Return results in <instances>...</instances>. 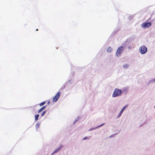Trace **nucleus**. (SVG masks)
<instances>
[{
	"mask_svg": "<svg viewBox=\"0 0 155 155\" xmlns=\"http://www.w3.org/2000/svg\"><path fill=\"white\" fill-rule=\"evenodd\" d=\"M121 114H120H120H119L118 115V116L117 117H120V116H121Z\"/></svg>",
	"mask_w": 155,
	"mask_h": 155,
	"instance_id": "dca6fc26",
	"label": "nucleus"
},
{
	"mask_svg": "<svg viewBox=\"0 0 155 155\" xmlns=\"http://www.w3.org/2000/svg\"><path fill=\"white\" fill-rule=\"evenodd\" d=\"M87 138V137H84V138H83V139L84 140L86 139Z\"/></svg>",
	"mask_w": 155,
	"mask_h": 155,
	"instance_id": "f3484780",
	"label": "nucleus"
},
{
	"mask_svg": "<svg viewBox=\"0 0 155 155\" xmlns=\"http://www.w3.org/2000/svg\"><path fill=\"white\" fill-rule=\"evenodd\" d=\"M39 126H40V124L39 123H37V124H36L35 125V127H36V128L37 129L39 127Z\"/></svg>",
	"mask_w": 155,
	"mask_h": 155,
	"instance_id": "9d476101",
	"label": "nucleus"
},
{
	"mask_svg": "<svg viewBox=\"0 0 155 155\" xmlns=\"http://www.w3.org/2000/svg\"><path fill=\"white\" fill-rule=\"evenodd\" d=\"M49 103H50V101H48V104H49Z\"/></svg>",
	"mask_w": 155,
	"mask_h": 155,
	"instance_id": "6ab92c4d",
	"label": "nucleus"
},
{
	"mask_svg": "<svg viewBox=\"0 0 155 155\" xmlns=\"http://www.w3.org/2000/svg\"><path fill=\"white\" fill-rule=\"evenodd\" d=\"M147 51V48L144 45H142L139 48L140 52L142 54L146 53Z\"/></svg>",
	"mask_w": 155,
	"mask_h": 155,
	"instance_id": "f03ea898",
	"label": "nucleus"
},
{
	"mask_svg": "<svg viewBox=\"0 0 155 155\" xmlns=\"http://www.w3.org/2000/svg\"><path fill=\"white\" fill-rule=\"evenodd\" d=\"M104 124V123H103V124H101V125L100 126H98V127H101V126H102Z\"/></svg>",
	"mask_w": 155,
	"mask_h": 155,
	"instance_id": "2eb2a0df",
	"label": "nucleus"
},
{
	"mask_svg": "<svg viewBox=\"0 0 155 155\" xmlns=\"http://www.w3.org/2000/svg\"><path fill=\"white\" fill-rule=\"evenodd\" d=\"M61 92H59L53 97V101L54 102H56L59 97Z\"/></svg>",
	"mask_w": 155,
	"mask_h": 155,
	"instance_id": "39448f33",
	"label": "nucleus"
},
{
	"mask_svg": "<svg viewBox=\"0 0 155 155\" xmlns=\"http://www.w3.org/2000/svg\"><path fill=\"white\" fill-rule=\"evenodd\" d=\"M121 93V91L120 90L117 88L115 89L112 95L113 97H116L120 95Z\"/></svg>",
	"mask_w": 155,
	"mask_h": 155,
	"instance_id": "f257e3e1",
	"label": "nucleus"
},
{
	"mask_svg": "<svg viewBox=\"0 0 155 155\" xmlns=\"http://www.w3.org/2000/svg\"><path fill=\"white\" fill-rule=\"evenodd\" d=\"M46 112V111H43V113L41 114V116H43L45 114Z\"/></svg>",
	"mask_w": 155,
	"mask_h": 155,
	"instance_id": "ddd939ff",
	"label": "nucleus"
},
{
	"mask_svg": "<svg viewBox=\"0 0 155 155\" xmlns=\"http://www.w3.org/2000/svg\"><path fill=\"white\" fill-rule=\"evenodd\" d=\"M38 29H36V31H38Z\"/></svg>",
	"mask_w": 155,
	"mask_h": 155,
	"instance_id": "aec40b11",
	"label": "nucleus"
},
{
	"mask_svg": "<svg viewBox=\"0 0 155 155\" xmlns=\"http://www.w3.org/2000/svg\"><path fill=\"white\" fill-rule=\"evenodd\" d=\"M45 103H46L45 102L43 101V102H41V103L39 105L40 106H42L44 104H45Z\"/></svg>",
	"mask_w": 155,
	"mask_h": 155,
	"instance_id": "f8f14e48",
	"label": "nucleus"
},
{
	"mask_svg": "<svg viewBox=\"0 0 155 155\" xmlns=\"http://www.w3.org/2000/svg\"><path fill=\"white\" fill-rule=\"evenodd\" d=\"M39 117V114H35V120L36 121L38 120V118Z\"/></svg>",
	"mask_w": 155,
	"mask_h": 155,
	"instance_id": "1a4fd4ad",
	"label": "nucleus"
},
{
	"mask_svg": "<svg viewBox=\"0 0 155 155\" xmlns=\"http://www.w3.org/2000/svg\"><path fill=\"white\" fill-rule=\"evenodd\" d=\"M124 49V48L122 46H121L119 47L117 49L116 52V55L117 56H120L121 54L122 53L123 50Z\"/></svg>",
	"mask_w": 155,
	"mask_h": 155,
	"instance_id": "7ed1b4c3",
	"label": "nucleus"
},
{
	"mask_svg": "<svg viewBox=\"0 0 155 155\" xmlns=\"http://www.w3.org/2000/svg\"><path fill=\"white\" fill-rule=\"evenodd\" d=\"M46 108V106H44L42 107L41 109H40L38 111V113H40L43 110L45 109Z\"/></svg>",
	"mask_w": 155,
	"mask_h": 155,
	"instance_id": "423d86ee",
	"label": "nucleus"
},
{
	"mask_svg": "<svg viewBox=\"0 0 155 155\" xmlns=\"http://www.w3.org/2000/svg\"><path fill=\"white\" fill-rule=\"evenodd\" d=\"M112 50V49L110 47H109L107 49V51L108 53H110Z\"/></svg>",
	"mask_w": 155,
	"mask_h": 155,
	"instance_id": "0eeeda50",
	"label": "nucleus"
},
{
	"mask_svg": "<svg viewBox=\"0 0 155 155\" xmlns=\"http://www.w3.org/2000/svg\"><path fill=\"white\" fill-rule=\"evenodd\" d=\"M123 67L124 68H127L128 67V65L127 64H126L123 65Z\"/></svg>",
	"mask_w": 155,
	"mask_h": 155,
	"instance_id": "9b49d317",
	"label": "nucleus"
},
{
	"mask_svg": "<svg viewBox=\"0 0 155 155\" xmlns=\"http://www.w3.org/2000/svg\"><path fill=\"white\" fill-rule=\"evenodd\" d=\"M151 25L150 22L143 23L141 24L142 26L144 28H147L150 27Z\"/></svg>",
	"mask_w": 155,
	"mask_h": 155,
	"instance_id": "20e7f679",
	"label": "nucleus"
},
{
	"mask_svg": "<svg viewBox=\"0 0 155 155\" xmlns=\"http://www.w3.org/2000/svg\"><path fill=\"white\" fill-rule=\"evenodd\" d=\"M154 81H155V78H154Z\"/></svg>",
	"mask_w": 155,
	"mask_h": 155,
	"instance_id": "412c9836",
	"label": "nucleus"
},
{
	"mask_svg": "<svg viewBox=\"0 0 155 155\" xmlns=\"http://www.w3.org/2000/svg\"><path fill=\"white\" fill-rule=\"evenodd\" d=\"M123 111L122 110H121V111H120V113L121 114H122V113L123 112Z\"/></svg>",
	"mask_w": 155,
	"mask_h": 155,
	"instance_id": "a211bd4d",
	"label": "nucleus"
},
{
	"mask_svg": "<svg viewBox=\"0 0 155 155\" xmlns=\"http://www.w3.org/2000/svg\"><path fill=\"white\" fill-rule=\"evenodd\" d=\"M127 105H126V106H124V107H123V108L121 110H122L123 111V110H124V108H126V107H127Z\"/></svg>",
	"mask_w": 155,
	"mask_h": 155,
	"instance_id": "4468645a",
	"label": "nucleus"
},
{
	"mask_svg": "<svg viewBox=\"0 0 155 155\" xmlns=\"http://www.w3.org/2000/svg\"><path fill=\"white\" fill-rule=\"evenodd\" d=\"M61 147H59L56 150H55V151L53 152L52 153V154H54L58 152L60 149Z\"/></svg>",
	"mask_w": 155,
	"mask_h": 155,
	"instance_id": "6e6552de",
	"label": "nucleus"
}]
</instances>
